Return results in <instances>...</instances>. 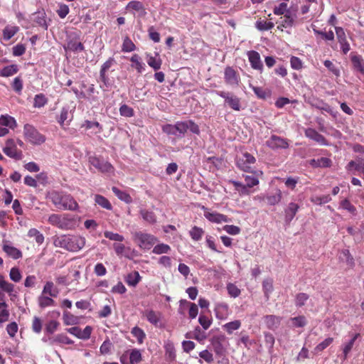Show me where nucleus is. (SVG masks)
Returning a JSON list of instances; mask_svg holds the SVG:
<instances>
[{"label":"nucleus","mask_w":364,"mask_h":364,"mask_svg":"<svg viewBox=\"0 0 364 364\" xmlns=\"http://www.w3.org/2000/svg\"><path fill=\"white\" fill-rule=\"evenodd\" d=\"M359 336H360L359 333L354 334L353 336L343 345V360H346L347 358L348 353L351 351V350L353 348V346L355 344V342Z\"/></svg>","instance_id":"nucleus-23"},{"label":"nucleus","mask_w":364,"mask_h":364,"mask_svg":"<svg viewBox=\"0 0 364 364\" xmlns=\"http://www.w3.org/2000/svg\"><path fill=\"white\" fill-rule=\"evenodd\" d=\"M340 207L344 210H346L353 215L356 214L355 207L353 205H352L348 199H343V200H341L340 203Z\"/></svg>","instance_id":"nucleus-47"},{"label":"nucleus","mask_w":364,"mask_h":364,"mask_svg":"<svg viewBox=\"0 0 364 364\" xmlns=\"http://www.w3.org/2000/svg\"><path fill=\"white\" fill-rule=\"evenodd\" d=\"M28 236L33 237L38 245H41L44 241V236L36 228L30 229L28 232Z\"/></svg>","instance_id":"nucleus-35"},{"label":"nucleus","mask_w":364,"mask_h":364,"mask_svg":"<svg viewBox=\"0 0 364 364\" xmlns=\"http://www.w3.org/2000/svg\"><path fill=\"white\" fill-rule=\"evenodd\" d=\"M59 294V289L55 287L53 282H46L43 289L42 291V294H48L51 297H57Z\"/></svg>","instance_id":"nucleus-20"},{"label":"nucleus","mask_w":364,"mask_h":364,"mask_svg":"<svg viewBox=\"0 0 364 364\" xmlns=\"http://www.w3.org/2000/svg\"><path fill=\"white\" fill-rule=\"evenodd\" d=\"M145 316L151 323L157 325L159 321L160 314L153 310H149L145 312Z\"/></svg>","instance_id":"nucleus-33"},{"label":"nucleus","mask_w":364,"mask_h":364,"mask_svg":"<svg viewBox=\"0 0 364 364\" xmlns=\"http://www.w3.org/2000/svg\"><path fill=\"white\" fill-rule=\"evenodd\" d=\"M85 238L79 235H60L53 240L56 247H61L70 252H78L85 245Z\"/></svg>","instance_id":"nucleus-1"},{"label":"nucleus","mask_w":364,"mask_h":364,"mask_svg":"<svg viewBox=\"0 0 364 364\" xmlns=\"http://www.w3.org/2000/svg\"><path fill=\"white\" fill-rule=\"evenodd\" d=\"M141 277L138 272H134L127 275L126 282L129 286L135 287L140 281Z\"/></svg>","instance_id":"nucleus-32"},{"label":"nucleus","mask_w":364,"mask_h":364,"mask_svg":"<svg viewBox=\"0 0 364 364\" xmlns=\"http://www.w3.org/2000/svg\"><path fill=\"white\" fill-rule=\"evenodd\" d=\"M264 181L263 172L260 170L252 171V193L257 191L259 181Z\"/></svg>","instance_id":"nucleus-21"},{"label":"nucleus","mask_w":364,"mask_h":364,"mask_svg":"<svg viewBox=\"0 0 364 364\" xmlns=\"http://www.w3.org/2000/svg\"><path fill=\"white\" fill-rule=\"evenodd\" d=\"M281 320V317L274 315H268L264 317L267 327L272 330H274L279 327Z\"/></svg>","instance_id":"nucleus-19"},{"label":"nucleus","mask_w":364,"mask_h":364,"mask_svg":"<svg viewBox=\"0 0 364 364\" xmlns=\"http://www.w3.org/2000/svg\"><path fill=\"white\" fill-rule=\"evenodd\" d=\"M218 95L225 100V102L233 109H240L239 99L231 93L220 91Z\"/></svg>","instance_id":"nucleus-12"},{"label":"nucleus","mask_w":364,"mask_h":364,"mask_svg":"<svg viewBox=\"0 0 364 364\" xmlns=\"http://www.w3.org/2000/svg\"><path fill=\"white\" fill-rule=\"evenodd\" d=\"M63 322L65 325H75L78 323V318L69 311H64L63 315Z\"/></svg>","instance_id":"nucleus-31"},{"label":"nucleus","mask_w":364,"mask_h":364,"mask_svg":"<svg viewBox=\"0 0 364 364\" xmlns=\"http://www.w3.org/2000/svg\"><path fill=\"white\" fill-rule=\"evenodd\" d=\"M236 160L237 166L240 169L245 172H249L250 169V156L247 151H238Z\"/></svg>","instance_id":"nucleus-9"},{"label":"nucleus","mask_w":364,"mask_h":364,"mask_svg":"<svg viewBox=\"0 0 364 364\" xmlns=\"http://www.w3.org/2000/svg\"><path fill=\"white\" fill-rule=\"evenodd\" d=\"M47 103V99L43 94L36 95L34 97V107H42Z\"/></svg>","instance_id":"nucleus-57"},{"label":"nucleus","mask_w":364,"mask_h":364,"mask_svg":"<svg viewBox=\"0 0 364 364\" xmlns=\"http://www.w3.org/2000/svg\"><path fill=\"white\" fill-rule=\"evenodd\" d=\"M289 321H291L293 326L296 328H302L307 323L306 317L304 316L291 318Z\"/></svg>","instance_id":"nucleus-43"},{"label":"nucleus","mask_w":364,"mask_h":364,"mask_svg":"<svg viewBox=\"0 0 364 364\" xmlns=\"http://www.w3.org/2000/svg\"><path fill=\"white\" fill-rule=\"evenodd\" d=\"M0 124L4 125L6 127L14 129L16 126V122L12 117L1 116L0 117Z\"/></svg>","instance_id":"nucleus-34"},{"label":"nucleus","mask_w":364,"mask_h":364,"mask_svg":"<svg viewBox=\"0 0 364 364\" xmlns=\"http://www.w3.org/2000/svg\"><path fill=\"white\" fill-rule=\"evenodd\" d=\"M112 191L121 200L127 203H130L132 201L131 196L128 193L119 190L118 188L113 186Z\"/></svg>","instance_id":"nucleus-28"},{"label":"nucleus","mask_w":364,"mask_h":364,"mask_svg":"<svg viewBox=\"0 0 364 364\" xmlns=\"http://www.w3.org/2000/svg\"><path fill=\"white\" fill-rule=\"evenodd\" d=\"M290 9H287V4L286 3H281L274 9V14L275 15L286 14Z\"/></svg>","instance_id":"nucleus-63"},{"label":"nucleus","mask_w":364,"mask_h":364,"mask_svg":"<svg viewBox=\"0 0 364 364\" xmlns=\"http://www.w3.org/2000/svg\"><path fill=\"white\" fill-rule=\"evenodd\" d=\"M141 360V354L137 349H134L129 354V363L137 364Z\"/></svg>","instance_id":"nucleus-52"},{"label":"nucleus","mask_w":364,"mask_h":364,"mask_svg":"<svg viewBox=\"0 0 364 364\" xmlns=\"http://www.w3.org/2000/svg\"><path fill=\"white\" fill-rule=\"evenodd\" d=\"M95 202L103 208L107 210H111L112 206L109 201L104 196L101 195H96L95 197Z\"/></svg>","instance_id":"nucleus-30"},{"label":"nucleus","mask_w":364,"mask_h":364,"mask_svg":"<svg viewBox=\"0 0 364 364\" xmlns=\"http://www.w3.org/2000/svg\"><path fill=\"white\" fill-rule=\"evenodd\" d=\"M33 21H35L38 26L43 27L44 29L48 28V25L46 21V14L44 11H38L33 14Z\"/></svg>","instance_id":"nucleus-26"},{"label":"nucleus","mask_w":364,"mask_h":364,"mask_svg":"<svg viewBox=\"0 0 364 364\" xmlns=\"http://www.w3.org/2000/svg\"><path fill=\"white\" fill-rule=\"evenodd\" d=\"M282 199V191L279 189L276 190V192L267 197V203L269 205H274L280 202Z\"/></svg>","instance_id":"nucleus-40"},{"label":"nucleus","mask_w":364,"mask_h":364,"mask_svg":"<svg viewBox=\"0 0 364 364\" xmlns=\"http://www.w3.org/2000/svg\"><path fill=\"white\" fill-rule=\"evenodd\" d=\"M350 59L354 69L362 73H364V61L360 55L350 54Z\"/></svg>","instance_id":"nucleus-22"},{"label":"nucleus","mask_w":364,"mask_h":364,"mask_svg":"<svg viewBox=\"0 0 364 364\" xmlns=\"http://www.w3.org/2000/svg\"><path fill=\"white\" fill-rule=\"evenodd\" d=\"M225 82L231 86L238 85L239 77L236 71L230 67H227L225 70Z\"/></svg>","instance_id":"nucleus-15"},{"label":"nucleus","mask_w":364,"mask_h":364,"mask_svg":"<svg viewBox=\"0 0 364 364\" xmlns=\"http://www.w3.org/2000/svg\"><path fill=\"white\" fill-rule=\"evenodd\" d=\"M139 213L144 221L150 224H154L156 222V216L153 211L141 209Z\"/></svg>","instance_id":"nucleus-25"},{"label":"nucleus","mask_w":364,"mask_h":364,"mask_svg":"<svg viewBox=\"0 0 364 364\" xmlns=\"http://www.w3.org/2000/svg\"><path fill=\"white\" fill-rule=\"evenodd\" d=\"M119 113L123 117H131L134 116V112L132 107L124 104L119 107Z\"/></svg>","instance_id":"nucleus-55"},{"label":"nucleus","mask_w":364,"mask_h":364,"mask_svg":"<svg viewBox=\"0 0 364 364\" xmlns=\"http://www.w3.org/2000/svg\"><path fill=\"white\" fill-rule=\"evenodd\" d=\"M333 338H327L323 341L318 344L314 349V353L317 354L326 348L332 342Z\"/></svg>","instance_id":"nucleus-46"},{"label":"nucleus","mask_w":364,"mask_h":364,"mask_svg":"<svg viewBox=\"0 0 364 364\" xmlns=\"http://www.w3.org/2000/svg\"><path fill=\"white\" fill-rule=\"evenodd\" d=\"M18 31L16 26H6L3 31L4 38L6 41L11 39Z\"/></svg>","instance_id":"nucleus-42"},{"label":"nucleus","mask_w":364,"mask_h":364,"mask_svg":"<svg viewBox=\"0 0 364 364\" xmlns=\"http://www.w3.org/2000/svg\"><path fill=\"white\" fill-rule=\"evenodd\" d=\"M338 258L341 262H345L349 267H352L354 265V259L348 250H343L339 253Z\"/></svg>","instance_id":"nucleus-24"},{"label":"nucleus","mask_w":364,"mask_h":364,"mask_svg":"<svg viewBox=\"0 0 364 364\" xmlns=\"http://www.w3.org/2000/svg\"><path fill=\"white\" fill-rule=\"evenodd\" d=\"M127 9H132L135 11L144 12V7L141 2L139 1H132L127 6Z\"/></svg>","instance_id":"nucleus-51"},{"label":"nucleus","mask_w":364,"mask_h":364,"mask_svg":"<svg viewBox=\"0 0 364 364\" xmlns=\"http://www.w3.org/2000/svg\"><path fill=\"white\" fill-rule=\"evenodd\" d=\"M313 168H328L332 164V161L326 157H321L317 159H313L309 161Z\"/></svg>","instance_id":"nucleus-18"},{"label":"nucleus","mask_w":364,"mask_h":364,"mask_svg":"<svg viewBox=\"0 0 364 364\" xmlns=\"http://www.w3.org/2000/svg\"><path fill=\"white\" fill-rule=\"evenodd\" d=\"M204 216L209 221L215 223H228L230 220L228 216L223 214L217 212H210L208 210L204 212Z\"/></svg>","instance_id":"nucleus-13"},{"label":"nucleus","mask_w":364,"mask_h":364,"mask_svg":"<svg viewBox=\"0 0 364 364\" xmlns=\"http://www.w3.org/2000/svg\"><path fill=\"white\" fill-rule=\"evenodd\" d=\"M94 272L97 276L102 277L107 274V269L102 263H97L94 268Z\"/></svg>","instance_id":"nucleus-64"},{"label":"nucleus","mask_w":364,"mask_h":364,"mask_svg":"<svg viewBox=\"0 0 364 364\" xmlns=\"http://www.w3.org/2000/svg\"><path fill=\"white\" fill-rule=\"evenodd\" d=\"M2 250L9 257L14 259H18L21 258L23 256L21 251L16 247L11 246L8 240H3Z\"/></svg>","instance_id":"nucleus-11"},{"label":"nucleus","mask_w":364,"mask_h":364,"mask_svg":"<svg viewBox=\"0 0 364 364\" xmlns=\"http://www.w3.org/2000/svg\"><path fill=\"white\" fill-rule=\"evenodd\" d=\"M255 26L259 31H268L274 27V23L270 21L260 20L256 22Z\"/></svg>","instance_id":"nucleus-44"},{"label":"nucleus","mask_w":364,"mask_h":364,"mask_svg":"<svg viewBox=\"0 0 364 364\" xmlns=\"http://www.w3.org/2000/svg\"><path fill=\"white\" fill-rule=\"evenodd\" d=\"M335 31H336V37H337L338 41V43L340 44L343 43H345V42H347L346 33H345V31H344L343 28L336 26L335 27Z\"/></svg>","instance_id":"nucleus-58"},{"label":"nucleus","mask_w":364,"mask_h":364,"mask_svg":"<svg viewBox=\"0 0 364 364\" xmlns=\"http://www.w3.org/2000/svg\"><path fill=\"white\" fill-rule=\"evenodd\" d=\"M258 98L264 100L270 96V92L268 90H264L258 87H252Z\"/></svg>","instance_id":"nucleus-50"},{"label":"nucleus","mask_w":364,"mask_h":364,"mask_svg":"<svg viewBox=\"0 0 364 364\" xmlns=\"http://www.w3.org/2000/svg\"><path fill=\"white\" fill-rule=\"evenodd\" d=\"M267 144L272 149H286L289 146L285 139L275 135L271 136L267 141Z\"/></svg>","instance_id":"nucleus-17"},{"label":"nucleus","mask_w":364,"mask_h":364,"mask_svg":"<svg viewBox=\"0 0 364 364\" xmlns=\"http://www.w3.org/2000/svg\"><path fill=\"white\" fill-rule=\"evenodd\" d=\"M252 68L262 71L263 69V63L261 60L259 54L252 50Z\"/></svg>","instance_id":"nucleus-27"},{"label":"nucleus","mask_w":364,"mask_h":364,"mask_svg":"<svg viewBox=\"0 0 364 364\" xmlns=\"http://www.w3.org/2000/svg\"><path fill=\"white\" fill-rule=\"evenodd\" d=\"M331 200V198L329 195L323 196H314L311 198V201L317 205L325 204Z\"/></svg>","instance_id":"nucleus-53"},{"label":"nucleus","mask_w":364,"mask_h":364,"mask_svg":"<svg viewBox=\"0 0 364 364\" xmlns=\"http://www.w3.org/2000/svg\"><path fill=\"white\" fill-rule=\"evenodd\" d=\"M10 279L14 282H18L22 278L21 274L17 267H13L9 273Z\"/></svg>","instance_id":"nucleus-61"},{"label":"nucleus","mask_w":364,"mask_h":364,"mask_svg":"<svg viewBox=\"0 0 364 364\" xmlns=\"http://www.w3.org/2000/svg\"><path fill=\"white\" fill-rule=\"evenodd\" d=\"M89 164L102 173H110L114 168L110 163L105 160L102 157L91 155L88 157Z\"/></svg>","instance_id":"nucleus-6"},{"label":"nucleus","mask_w":364,"mask_h":364,"mask_svg":"<svg viewBox=\"0 0 364 364\" xmlns=\"http://www.w3.org/2000/svg\"><path fill=\"white\" fill-rule=\"evenodd\" d=\"M48 222L52 225L56 226L61 230H73L77 225V217L69 214L58 215L52 214L48 218Z\"/></svg>","instance_id":"nucleus-3"},{"label":"nucleus","mask_w":364,"mask_h":364,"mask_svg":"<svg viewBox=\"0 0 364 364\" xmlns=\"http://www.w3.org/2000/svg\"><path fill=\"white\" fill-rule=\"evenodd\" d=\"M130 60L134 63L132 66L134 67L139 73H141L144 70V65L140 61V57L137 54H134Z\"/></svg>","instance_id":"nucleus-41"},{"label":"nucleus","mask_w":364,"mask_h":364,"mask_svg":"<svg viewBox=\"0 0 364 364\" xmlns=\"http://www.w3.org/2000/svg\"><path fill=\"white\" fill-rule=\"evenodd\" d=\"M23 133L26 139L34 144H41L46 140L44 136L40 134L35 127L28 124L24 125Z\"/></svg>","instance_id":"nucleus-7"},{"label":"nucleus","mask_w":364,"mask_h":364,"mask_svg":"<svg viewBox=\"0 0 364 364\" xmlns=\"http://www.w3.org/2000/svg\"><path fill=\"white\" fill-rule=\"evenodd\" d=\"M68 117V108L63 107L60 114L59 116L56 117L57 122L60 124L61 127H63L65 121Z\"/></svg>","instance_id":"nucleus-62"},{"label":"nucleus","mask_w":364,"mask_h":364,"mask_svg":"<svg viewBox=\"0 0 364 364\" xmlns=\"http://www.w3.org/2000/svg\"><path fill=\"white\" fill-rule=\"evenodd\" d=\"M305 136L310 139L315 141L321 145H328V142L325 137L319 134L316 129L308 128L305 130Z\"/></svg>","instance_id":"nucleus-14"},{"label":"nucleus","mask_w":364,"mask_h":364,"mask_svg":"<svg viewBox=\"0 0 364 364\" xmlns=\"http://www.w3.org/2000/svg\"><path fill=\"white\" fill-rule=\"evenodd\" d=\"M136 49V46L132 41L129 38L126 37L124 39L122 44V51L123 52H132Z\"/></svg>","instance_id":"nucleus-49"},{"label":"nucleus","mask_w":364,"mask_h":364,"mask_svg":"<svg viewBox=\"0 0 364 364\" xmlns=\"http://www.w3.org/2000/svg\"><path fill=\"white\" fill-rule=\"evenodd\" d=\"M18 70L16 65H10L4 67L1 70L0 75L3 77H9L16 74L18 72Z\"/></svg>","instance_id":"nucleus-36"},{"label":"nucleus","mask_w":364,"mask_h":364,"mask_svg":"<svg viewBox=\"0 0 364 364\" xmlns=\"http://www.w3.org/2000/svg\"><path fill=\"white\" fill-rule=\"evenodd\" d=\"M64 49L75 53L84 50L85 47L80 41L79 35L74 33L68 36L67 43L64 46Z\"/></svg>","instance_id":"nucleus-8"},{"label":"nucleus","mask_w":364,"mask_h":364,"mask_svg":"<svg viewBox=\"0 0 364 364\" xmlns=\"http://www.w3.org/2000/svg\"><path fill=\"white\" fill-rule=\"evenodd\" d=\"M299 209V205L297 203L294 202L289 203L284 210L285 222L289 223L294 219Z\"/></svg>","instance_id":"nucleus-16"},{"label":"nucleus","mask_w":364,"mask_h":364,"mask_svg":"<svg viewBox=\"0 0 364 364\" xmlns=\"http://www.w3.org/2000/svg\"><path fill=\"white\" fill-rule=\"evenodd\" d=\"M104 236L106 238L113 241L122 242L124 240L123 235L110 231H105L104 232Z\"/></svg>","instance_id":"nucleus-56"},{"label":"nucleus","mask_w":364,"mask_h":364,"mask_svg":"<svg viewBox=\"0 0 364 364\" xmlns=\"http://www.w3.org/2000/svg\"><path fill=\"white\" fill-rule=\"evenodd\" d=\"M134 240L139 247L144 250H150L157 241V238L154 235L142 232H136L134 234Z\"/></svg>","instance_id":"nucleus-5"},{"label":"nucleus","mask_w":364,"mask_h":364,"mask_svg":"<svg viewBox=\"0 0 364 364\" xmlns=\"http://www.w3.org/2000/svg\"><path fill=\"white\" fill-rule=\"evenodd\" d=\"M189 233H190L191 237L193 240L198 241L202 238V237L204 234V230L201 228L194 226L190 230Z\"/></svg>","instance_id":"nucleus-39"},{"label":"nucleus","mask_w":364,"mask_h":364,"mask_svg":"<svg viewBox=\"0 0 364 364\" xmlns=\"http://www.w3.org/2000/svg\"><path fill=\"white\" fill-rule=\"evenodd\" d=\"M181 303L183 304V303H185V304H190V309H189V316L191 318H195L197 315H198V306L194 304V303H189L186 300H181Z\"/></svg>","instance_id":"nucleus-59"},{"label":"nucleus","mask_w":364,"mask_h":364,"mask_svg":"<svg viewBox=\"0 0 364 364\" xmlns=\"http://www.w3.org/2000/svg\"><path fill=\"white\" fill-rule=\"evenodd\" d=\"M301 21L299 20L296 15V10H289L286 14L280 17L277 23V28L280 30L283 28H292L301 23Z\"/></svg>","instance_id":"nucleus-4"},{"label":"nucleus","mask_w":364,"mask_h":364,"mask_svg":"<svg viewBox=\"0 0 364 364\" xmlns=\"http://www.w3.org/2000/svg\"><path fill=\"white\" fill-rule=\"evenodd\" d=\"M132 334L137 339L139 343H142L146 336L144 331L140 328L135 326L132 329Z\"/></svg>","instance_id":"nucleus-45"},{"label":"nucleus","mask_w":364,"mask_h":364,"mask_svg":"<svg viewBox=\"0 0 364 364\" xmlns=\"http://www.w3.org/2000/svg\"><path fill=\"white\" fill-rule=\"evenodd\" d=\"M38 304L41 308L47 306H52L55 305V301L51 298V296H47L44 294H41L38 297Z\"/></svg>","instance_id":"nucleus-29"},{"label":"nucleus","mask_w":364,"mask_h":364,"mask_svg":"<svg viewBox=\"0 0 364 364\" xmlns=\"http://www.w3.org/2000/svg\"><path fill=\"white\" fill-rule=\"evenodd\" d=\"M309 296L305 293H299L296 294L295 299V304L296 306L301 307L304 306L308 300Z\"/></svg>","instance_id":"nucleus-60"},{"label":"nucleus","mask_w":364,"mask_h":364,"mask_svg":"<svg viewBox=\"0 0 364 364\" xmlns=\"http://www.w3.org/2000/svg\"><path fill=\"white\" fill-rule=\"evenodd\" d=\"M262 287L264 296L267 299H269V294L273 291V281L271 279H266L263 281Z\"/></svg>","instance_id":"nucleus-38"},{"label":"nucleus","mask_w":364,"mask_h":364,"mask_svg":"<svg viewBox=\"0 0 364 364\" xmlns=\"http://www.w3.org/2000/svg\"><path fill=\"white\" fill-rule=\"evenodd\" d=\"M171 250V247L168 245L161 243L154 246L152 252L156 255L167 254Z\"/></svg>","instance_id":"nucleus-37"},{"label":"nucleus","mask_w":364,"mask_h":364,"mask_svg":"<svg viewBox=\"0 0 364 364\" xmlns=\"http://www.w3.org/2000/svg\"><path fill=\"white\" fill-rule=\"evenodd\" d=\"M3 151L9 157L15 159H19L21 156V152L18 151L14 140L12 139H9L6 141Z\"/></svg>","instance_id":"nucleus-10"},{"label":"nucleus","mask_w":364,"mask_h":364,"mask_svg":"<svg viewBox=\"0 0 364 364\" xmlns=\"http://www.w3.org/2000/svg\"><path fill=\"white\" fill-rule=\"evenodd\" d=\"M147 63L150 67L154 68V70H158L161 68V60L160 58H156L153 56H149Z\"/></svg>","instance_id":"nucleus-54"},{"label":"nucleus","mask_w":364,"mask_h":364,"mask_svg":"<svg viewBox=\"0 0 364 364\" xmlns=\"http://www.w3.org/2000/svg\"><path fill=\"white\" fill-rule=\"evenodd\" d=\"M48 198L59 209L73 211L79 208L78 203L74 198L65 192L52 191L48 194Z\"/></svg>","instance_id":"nucleus-2"},{"label":"nucleus","mask_w":364,"mask_h":364,"mask_svg":"<svg viewBox=\"0 0 364 364\" xmlns=\"http://www.w3.org/2000/svg\"><path fill=\"white\" fill-rule=\"evenodd\" d=\"M113 248L115 251V253L118 256H124L128 257L127 251L129 250L126 248V247L122 243H114Z\"/></svg>","instance_id":"nucleus-48"}]
</instances>
